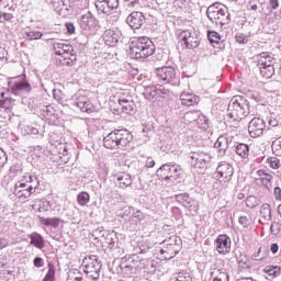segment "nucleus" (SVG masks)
<instances>
[{"instance_id":"obj_1","label":"nucleus","mask_w":281,"mask_h":281,"mask_svg":"<svg viewBox=\"0 0 281 281\" xmlns=\"http://www.w3.org/2000/svg\"><path fill=\"white\" fill-rule=\"evenodd\" d=\"M133 142V134L128 130H114L103 138V146L108 150H124Z\"/></svg>"},{"instance_id":"obj_2","label":"nucleus","mask_w":281,"mask_h":281,"mask_svg":"<svg viewBox=\"0 0 281 281\" xmlns=\"http://www.w3.org/2000/svg\"><path fill=\"white\" fill-rule=\"evenodd\" d=\"M38 186H41L38 177L26 173L20 181L15 182L13 194L16 199L25 201V199H30L36 192Z\"/></svg>"},{"instance_id":"obj_3","label":"nucleus","mask_w":281,"mask_h":281,"mask_svg":"<svg viewBox=\"0 0 281 281\" xmlns=\"http://www.w3.org/2000/svg\"><path fill=\"white\" fill-rule=\"evenodd\" d=\"M249 113H251V110L249 109L247 99L240 95H235L231 99L227 109V117L231 122H240V120H245Z\"/></svg>"},{"instance_id":"obj_4","label":"nucleus","mask_w":281,"mask_h":281,"mask_svg":"<svg viewBox=\"0 0 281 281\" xmlns=\"http://www.w3.org/2000/svg\"><path fill=\"white\" fill-rule=\"evenodd\" d=\"M131 49L136 59L148 58L155 54V44L146 36L137 37L132 42Z\"/></svg>"},{"instance_id":"obj_5","label":"nucleus","mask_w":281,"mask_h":281,"mask_svg":"<svg viewBox=\"0 0 281 281\" xmlns=\"http://www.w3.org/2000/svg\"><path fill=\"white\" fill-rule=\"evenodd\" d=\"M206 16L211 23H215V25H227L229 23V11L227 7L221 3L211 4L206 10Z\"/></svg>"},{"instance_id":"obj_6","label":"nucleus","mask_w":281,"mask_h":281,"mask_svg":"<svg viewBox=\"0 0 281 281\" xmlns=\"http://www.w3.org/2000/svg\"><path fill=\"white\" fill-rule=\"evenodd\" d=\"M156 78L161 85L179 86V72L172 66H164L155 70Z\"/></svg>"},{"instance_id":"obj_7","label":"nucleus","mask_w":281,"mask_h":281,"mask_svg":"<svg viewBox=\"0 0 281 281\" xmlns=\"http://www.w3.org/2000/svg\"><path fill=\"white\" fill-rule=\"evenodd\" d=\"M276 63V59L271 57V54L269 53H261L259 55V59L257 61V65L260 70V75L262 78H272L276 74V67H273Z\"/></svg>"},{"instance_id":"obj_8","label":"nucleus","mask_w":281,"mask_h":281,"mask_svg":"<svg viewBox=\"0 0 281 281\" xmlns=\"http://www.w3.org/2000/svg\"><path fill=\"white\" fill-rule=\"evenodd\" d=\"M157 176L165 179V181H171L175 183L181 177V166L177 164H165L157 171Z\"/></svg>"},{"instance_id":"obj_9","label":"nucleus","mask_w":281,"mask_h":281,"mask_svg":"<svg viewBox=\"0 0 281 281\" xmlns=\"http://www.w3.org/2000/svg\"><path fill=\"white\" fill-rule=\"evenodd\" d=\"M83 267H85V273L91 280L100 279V269H102V265H100V261H98V257L95 256L86 257L83 259Z\"/></svg>"},{"instance_id":"obj_10","label":"nucleus","mask_w":281,"mask_h":281,"mask_svg":"<svg viewBox=\"0 0 281 281\" xmlns=\"http://www.w3.org/2000/svg\"><path fill=\"white\" fill-rule=\"evenodd\" d=\"M189 158L191 159L192 166L200 169L207 168V166H210V161H212V155L210 151L203 150L191 153Z\"/></svg>"},{"instance_id":"obj_11","label":"nucleus","mask_w":281,"mask_h":281,"mask_svg":"<svg viewBox=\"0 0 281 281\" xmlns=\"http://www.w3.org/2000/svg\"><path fill=\"white\" fill-rule=\"evenodd\" d=\"M72 104L77 106L78 110L82 111V113H93V111H95L91 99L85 94H80V92L72 97Z\"/></svg>"},{"instance_id":"obj_12","label":"nucleus","mask_w":281,"mask_h":281,"mask_svg":"<svg viewBox=\"0 0 281 281\" xmlns=\"http://www.w3.org/2000/svg\"><path fill=\"white\" fill-rule=\"evenodd\" d=\"M165 248L160 250L161 256L166 260H172L177 254H179L181 247L177 244V237H170L164 241Z\"/></svg>"},{"instance_id":"obj_13","label":"nucleus","mask_w":281,"mask_h":281,"mask_svg":"<svg viewBox=\"0 0 281 281\" xmlns=\"http://www.w3.org/2000/svg\"><path fill=\"white\" fill-rule=\"evenodd\" d=\"M94 5L100 14H113L120 8V0H95Z\"/></svg>"},{"instance_id":"obj_14","label":"nucleus","mask_w":281,"mask_h":281,"mask_svg":"<svg viewBox=\"0 0 281 281\" xmlns=\"http://www.w3.org/2000/svg\"><path fill=\"white\" fill-rule=\"evenodd\" d=\"M267 128V123L260 117H254L248 125V133L250 137H262L265 130Z\"/></svg>"},{"instance_id":"obj_15","label":"nucleus","mask_w":281,"mask_h":281,"mask_svg":"<svg viewBox=\"0 0 281 281\" xmlns=\"http://www.w3.org/2000/svg\"><path fill=\"white\" fill-rule=\"evenodd\" d=\"M181 37V44L187 48V49H196L199 47V36H196V32L194 31H183L180 34Z\"/></svg>"},{"instance_id":"obj_16","label":"nucleus","mask_w":281,"mask_h":281,"mask_svg":"<svg viewBox=\"0 0 281 281\" xmlns=\"http://www.w3.org/2000/svg\"><path fill=\"white\" fill-rule=\"evenodd\" d=\"M10 91L13 95H27L32 91V86L25 79H16L10 86Z\"/></svg>"},{"instance_id":"obj_17","label":"nucleus","mask_w":281,"mask_h":281,"mask_svg":"<svg viewBox=\"0 0 281 281\" xmlns=\"http://www.w3.org/2000/svg\"><path fill=\"white\" fill-rule=\"evenodd\" d=\"M177 203H180L189 210V212H199V202L192 198L188 193H179L175 195Z\"/></svg>"},{"instance_id":"obj_18","label":"nucleus","mask_w":281,"mask_h":281,"mask_svg":"<svg viewBox=\"0 0 281 281\" xmlns=\"http://www.w3.org/2000/svg\"><path fill=\"white\" fill-rule=\"evenodd\" d=\"M216 175L220 181L228 183V181H232V177H234V167L227 162H221L216 168Z\"/></svg>"},{"instance_id":"obj_19","label":"nucleus","mask_w":281,"mask_h":281,"mask_svg":"<svg viewBox=\"0 0 281 281\" xmlns=\"http://www.w3.org/2000/svg\"><path fill=\"white\" fill-rule=\"evenodd\" d=\"M117 102L123 113H126V115H135L137 109L132 97L121 95L119 97Z\"/></svg>"},{"instance_id":"obj_20","label":"nucleus","mask_w":281,"mask_h":281,"mask_svg":"<svg viewBox=\"0 0 281 281\" xmlns=\"http://www.w3.org/2000/svg\"><path fill=\"white\" fill-rule=\"evenodd\" d=\"M103 41L109 47H115L122 41V31L120 29H109L103 33Z\"/></svg>"},{"instance_id":"obj_21","label":"nucleus","mask_w":281,"mask_h":281,"mask_svg":"<svg viewBox=\"0 0 281 281\" xmlns=\"http://www.w3.org/2000/svg\"><path fill=\"white\" fill-rule=\"evenodd\" d=\"M79 25L86 33L93 32V30L98 27V20L95 16H93V14H91V12H87L81 16Z\"/></svg>"},{"instance_id":"obj_22","label":"nucleus","mask_w":281,"mask_h":281,"mask_svg":"<svg viewBox=\"0 0 281 281\" xmlns=\"http://www.w3.org/2000/svg\"><path fill=\"white\" fill-rule=\"evenodd\" d=\"M216 251L225 256L232 251V239L227 235H218L215 240Z\"/></svg>"},{"instance_id":"obj_23","label":"nucleus","mask_w":281,"mask_h":281,"mask_svg":"<svg viewBox=\"0 0 281 281\" xmlns=\"http://www.w3.org/2000/svg\"><path fill=\"white\" fill-rule=\"evenodd\" d=\"M126 23L132 27V30H139L142 25L146 23V18L144 16V13L134 11L127 16Z\"/></svg>"},{"instance_id":"obj_24","label":"nucleus","mask_w":281,"mask_h":281,"mask_svg":"<svg viewBox=\"0 0 281 281\" xmlns=\"http://www.w3.org/2000/svg\"><path fill=\"white\" fill-rule=\"evenodd\" d=\"M135 267V269L144 273L145 278H148V276H153V273L157 271L155 262L149 259H140L139 261L136 262Z\"/></svg>"},{"instance_id":"obj_25","label":"nucleus","mask_w":281,"mask_h":281,"mask_svg":"<svg viewBox=\"0 0 281 281\" xmlns=\"http://www.w3.org/2000/svg\"><path fill=\"white\" fill-rule=\"evenodd\" d=\"M229 146H232V137L227 135L220 136L214 144V148H217L220 157H225V153H227Z\"/></svg>"},{"instance_id":"obj_26","label":"nucleus","mask_w":281,"mask_h":281,"mask_svg":"<svg viewBox=\"0 0 281 281\" xmlns=\"http://www.w3.org/2000/svg\"><path fill=\"white\" fill-rule=\"evenodd\" d=\"M204 281H229V273L224 268L212 267L210 279Z\"/></svg>"},{"instance_id":"obj_27","label":"nucleus","mask_w":281,"mask_h":281,"mask_svg":"<svg viewBox=\"0 0 281 281\" xmlns=\"http://www.w3.org/2000/svg\"><path fill=\"white\" fill-rule=\"evenodd\" d=\"M114 179L115 186H117V188H122L123 190L130 186H133V178H131V175L128 173H116Z\"/></svg>"},{"instance_id":"obj_28","label":"nucleus","mask_w":281,"mask_h":281,"mask_svg":"<svg viewBox=\"0 0 281 281\" xmlns=\"http://www.w3.org/2000/svg\"><path fill=\"white\" fill-rule=\"evenodd\" d=\"M68 3L75 14H79L82 10L89 8V0H68Z\"/></svg>"},{"instance_id":"obj_29","label":"nucleus","mask_w":281,"mask_h":281,"mask_svg":"<svg viewBox=\"0 0 281 281\" xmlns=\"http://www.w3.org/2000/svg\"><path fill=\"white\" fill-rule=\"evenodd\" d=\"M180 100L183 106H194V104H199V97L190 92H182L180 94Z\"/></svg>"},{"instance_id":"obj_30","label":"nucleus","mask_w":281,"mask_h":281,"mask_svg":"<svg viewBox=\"0 0 281 281\" xmlns=\"http://www.w3.org/2000/svg\"><path fill=\"white\" fill-rule=\"evenodd\" d=\"M59 60L60 63H66V65H74V63L78 60V56L76 55V50H74V46H70V52L66 50Z\"/></svg>"},{"instance_id":"obj_31","label":"nucleus","mask_w":281,"mask_h":281,"mask_svg":"<svg viewBox=\"0 0 281 281\" xmlns=\"http://www.w3.org/2000/svg\"><path fill=\"white\" fill-rule=\"evenodd\" d=\"M53 49L56 54V56H63L66 52H70L71 45L67 44L65 42H55L53 44Z\"/></svg>"},{"instance_id":"obj_32","label":"nucleus","mask_w":281,"mask_h":281,"mask_svg":"<svg viewBox=\"0 0 281 281\" xmlns=\"http://www.w3.org/2000/svg\"><path fill=\"white\" fill-rule=\"evenodd\" d=\"M30 245L36 247V249H43L45 247V239L38 233H32L30 235Z\"/></svg>"},{"instance_id":"obj_33","label":"nucleus","mask_w":281,"mask_h":281,"mask_svg":"<svg viewBox=\"0 0 281 281\" xmlns=\"http://www.w3.org/2000/svg\"><path fill=\"white\" fill-rule=\"evenodd\" d=\"M235 153L238 157H241V159H247V157H249V145L244 143L237 144Z\"/></svg>"},{"instance_id":"obj_34","label":"nucleus","mask_w":281,"mask_h":281,"mask_svg":"<svg viewBox=\"0 0 281 281\" xmlns=\"http://www.w3.org/2000/svg\"><path fill=\"white\" fill-rule=\"evenodd\" d=\"M42 225L46 227H54L55 229L60 225V218L58 217H40Z\"/></svg>"},{"instance_id":"obj_35","label":"nucleus","mask_w":281,"mask_h":281,"mask_svg":"<svg viewBox=\"0 0 281 281\" xmlns=\"http://www.w3.org/2000/svg\"><path fill=\"white\" fill-rule=\"evenodd\" d=\"M12 98L5 97V92H0V109L10 111V109H12Z\"/></svg>"},{"instance_id":"obj_36","label":"nucleus","mask_w":281,"mask_h":281,"mask_svg":"<svg viewBox=\"0 0 281 281\" xmlns=\"http://www.w3.org/2000/svg\"><path fill=\"white\" fill-rule=\"evenodd\" d=\"M103 243L109 247V249H113L115 247V243H117V235L115 233H109L104 236Z\"/></svg>"},{"instance_id":"obj_37","label":"nucleus","mask_w":281,"mask_h":281,"mask_svg":"<svg viewBox=\"0 0 281 281\" xmlns=\"http://www.w3.org/2000/svg\"><path fill=\"white\" fill-rule=\"evenodd\" d=\"M146 100H155L159 95L157 87H146L144 91Z\"/></svg>"},{"instance_id":"obj_38","label":"nucleus","mask_w":281,"mask_h":281,"mask_svg":"<svg viewBox=\"0 0 281 281\" xmlns=\"http://www.w3.org/2000/svg\"><path fill=\"white\" fill-rule=\"evenodd\" d=\"M48 271L42 281H55L56 280V268L54 263L48 262Z\"/></svg>"},{"instance_id":"obj_39","label":"nucleus","mask_w":281,"mask_h":281,"mask_svg":"<svg viewBox=\"0 0 281 281\" xmlns=\"http://www.w3.org/2000/svg\"><path fill=\"white\" fill-rule=\"evenodd\" d=\"M263 271L270 276V278H278V276H280L281 268L279 266H267Z\"/></svg>"},{"instance_id":"obj_40","label":"nucleus","mask_w":281,"mask_h":281,"mask_svg":"<svg viewBox=\"0 0 281 281\" xmlns=\"http://www.w3.org/2000/svg\"><path fill=\"white\" fill-rule=\"evenodd\" d=\"M260 214L265 221H271V205L265 203L261 205Z\"/></svg>"},{"instance_id":"obj_41","label":"nucleus","mask_w":281,"mask_h":281,"mask_svg":"<svg viewBox=\"0 0 281 281\" xmlns=\"http://www.w3.org/2000/svg\"><path fill=\"white\" fill-rule=\"evenodd\" d=\"M271 148L273 155L281 157V136L272 142Z\"/></svg>"},{"instance_id":"obj_42","label":"nucleus","mask_w":281,"mask_h":281,"mask_svg":"<svg viewBox=\"0 0 281 281\" xmlns=\"http://www.w3.org/2000/svg\"><path fill=\"white\" fill-rule=\"evenodd\" d=\"M91 200V196L86 192L82 191L77 195V202L81 205L85 206L89 201Z\"/></svg>"},{"instance_id":"obj_43","label":"nucleus","mask_w":281,"mask_h":281,"mask_svg":"<svg viewBox=\"0 0 281 281\" xmlns=\"http://www.w3.org/2000/svg\"><path fill=\"white\" fill-rule=\"evenodd\" d=\"M82 274L78 270H69L66 281H83Z\"/></svg>"},{"instance_id":"obj_44","label":"nucleus","mask_w":281,"mask_h":281,"mask_svg":"<svg viewBox=\"0 0 281 281\" xmlns=\"http://www.w3.org/2000/svg\"><path fill=\"white\" fill-rule=\"evenodd\" d=\"M200 115H201V111H193V112H187L184 117L187 122H190V124H194L196 120H199Z\"/></svg>"},{"instance_id":"obj_45","label":"nucleus","mask_w":281,"mask_h":281,"mask_svg":"<svg viewBox=\"0 0 281 281\" xmlns=\"http://www.w3.org/2000/svg\"><path fill=\"white\" fill-rule=\"evenodd\" d=\"M27 41H40V38H43V33L38 31H31L25 33Z\"/></svg>"},{"instance_id":"obj_46","label":"nucleus","mask_w":281,"mask_h":281,"mask_svg":"<svg viewBox=\"0 0 281 281\" xmlns=\"http://www.w3.org/2000/svg\"><path fill=\"white\" fill-rule=\"evenodd\" d=\"M257 181H260L266 190H271V181H273V176L269 175L266 178H259Z\"/></svg>"},{"instance_id":"obj_47","label":"nucleus","mask_w":281,"mask_h":281,"mask_svg":"<svg viewBox=\"0 0 281 281\" xmlns=\"http://www.w3.org/2000/svg\"><path fill=\"white\" fill-rule=\"evenodd\" d=\"M260 203V201H258V198H256L255 195H249L246 199V205L250 209L254 210V207H257V205Z\"/></svg>"},{"instance_id":"obj_48","label":"nucleus","mask_w":281,"mask_h":281,"mask_svg":"<svg viewBox=\"0 0 281 281\" xmlns=\"http://www.w3.org/2000/svg\"><path fill=\"white\" fill-rule=\"evenodd\" d=\"M172 281H192V277L188 272H179Z\"/></svg>"},{"instance_id":"obj_49","label":"nucleus","mask_w":281,"mask_h":281,"mask_svg":"<svg viewBox=\"0 0 281 281\" xmlns=\"http://www.w3.org/2000/svg\"><path fill=\"white\" fill-rule=\"evenodd\" d=\"M207 38L210 43H221V34L215 31H211L207 33Z\"/></svg>"},{"instance_id":"obj_50","label":"nucleus","mask_w":281,"mask_h":281,"mask_svg":"<svg viewBox=\"0 0 281 281\" xmlns=\"http://www.w3.org/2000/svg\"><path fill=\"white\" fill-rule=\"evenodd\" d=\"M120 268L123 271V273L128 274V273H133V269H135V266L128 265L126 262H122Z\"/></svg>"},{"instance_id":"obj_51","label":"nucleus","mask_w":281,"mask_h":281,"mask_svg":"<svg viewBox=\"0 0 281 281\" xmlns=\"http://www.w3.org/2000/svg\"><path fill=\"white\" fill-rule=\"evenodd\" d=\"M38 212H49V201H38Z\"/></svg>"},{"instance_id":"obj_52","label":"nucleus","mask_w":281,"mask_h":281,"mask_svg":"<svg viewBox=\"0 0 281 281\" xmlns=\"http://www.w3.org/2000/svg\"><path fill=\"white\" fill-rule=\"evenodd\" d=\"M268 164L273 170H278V168H280V160L278 158H269Z\"/></svg>"},{"instance_id":"obj_53","label":"nucleus","mask_w":281,"mask_h":281,"mask_svg":"<svg viewBox=\"0 0 281 281\" xmlns=\"http://www.w3.org/2000/svg\"><path fill=\"white\" fill-rule=\"evenodd\" d=\"M206 122H207V119L205 117V115H203V113H200V116L194 122V124L195 126H198V128H203V124H205Z\"/></svg>"},{"instance_id":"obj_54","label":"nucleus","mask_w":281,"mask_h":281,"mask_svg":"<svg viewBox=\"0 0 281 281\" xmlns=\"http://www.w3.org/2000/svg\"><path fill=\"white\" fill-rule=\"evenodd\" d=\"M235 38H236V42L239 43L240 45H245L249 41L247 38V36L245 34H243V33H237L235 35Z\"/></svg>"},{"instance_id":"obj_55","label":"nucleus","mask_w":281,"mask_h":281,"mask_svg":"<svg viewBox=\"0 0 281 281\" xmlns=\"http://www.w3.org/2000/svg\"><path fill=\"white\" fill-rule=\"evenodd\" d=\"M238 223L243 225V227H249L251 224V220L247 217V215H243L239 217Z\"/></svg>"},{"instance_id":"obj_56","label":"nucleus","mask_w":281,"mask_h":281,"mask_svg":"<svg viewBox=\"0 0 281 281\" xmlns=\"http://www.w3.org/2000/svg\"><path fill=\"white\" fill-rule=\"evenodd\" d=\"M33 265H34V267H36V269H41V268L45 267V260L41 257H36L33 260Z\"/></svg>"},{"instance_id":"obj_57","label":"nucleus","mask_w":281,"mask_h":281,"mask_svg":"<svg viewBox=\"0 0 281 281\" xmlns=\"http://www.w3.org/2000/svg\"><path fill=\"white\" fill-rule=\"evenodd\" d=\"M4 164H8V154L0 148V168H3Z\"/></svg>"},{"instance_id":"obj_58","label":"nucleus","mask_w":281,"mask_h":281,"mask_svg":"<svg viewBox=\"0 0 281 281\" xmlns=\"http://www.w3.org/2000/svg\"><path fill=\"white\" fill-rule=\"evenodd\" d=\"M8 245H10V240H8V238L5 237L0 236V249H5Z\"/></svg>"},{"instance_id":"obj_59","label":"nucleus","mask_w":281,"mask_h":281,"mask_svg":"<svg viewBox=\"0 0 281 281\" xmlns=\"http://www.w3.org/2000/svg\"><path fill=\"white\" fill-rule=\"evenodd\" d=\"M273 195H274L276 201H281V188L280 187L274 188Z\"/></svg>"},{"instance_id":"obj_60","label":"nucleus","mask_w":281,"mask_h":281,"mask_svg":"<svg viewBox=\"0 0 281 281\" xmlns=\"http://www.w3.org/2000/svg\"><path fill=\"white\" fill-rule=\"evenodd\" d=\"M134 218H137V221H144L146 218V214L142 213V211L134 212Z\"/></svg>"},{"instance_id":"obj_61","label":"nucleus","mask_w":281,"mask_h":281,"mask_svg":"<svg viewBox=\"0 0 281 281\" xmlns=\"http://www.w3.org/2000/svg\"><path fill=\"white\" fill-rule=\"evenodd\" d=\"M146 168H155V159L153 157H148L145 162Z\"/></svg>"},{"instance_id":"obj_62","label":"nucleus","mask_w":281,"mask_h":281,"mask_svg":"<svg viewBox=\"0 0 281 281\" xmlns=\"http://www.w3.org/2000/svg\"><path fill=\"white\" fill-rule=\"evenodd\" d=\"M269 5H270L271 10H278L280 2H279V0H269Z\"/></svg>"},{"instance_id":"obj_63","label":"nucleus","mask_w":281,"mask_h":281,"mask_svg":"<svg viewBox=\"0 0 281 281\" xmlns=\"http://www.w3.org/2000/svg\"><path fill=\"white\" fill-rule=\"evenodd\" d=\"M66 29L69 34H75L76 32V26L74 25V23H66Z\"/></svg>"},{"instance_id":"obj_64","label":"nucleus","mask_w":281,"mask_h":281,"mask_svg":"<svg viewBox=\"0 0 281 281\" xmlns=\"http://www.w3.org/2000/svg\"><path fill=\"white\" fill-rule=\"evenodd\" d=\"M53 8H61V5H65V1L63 0H52Z\"/></svg>"}]
</instances>
